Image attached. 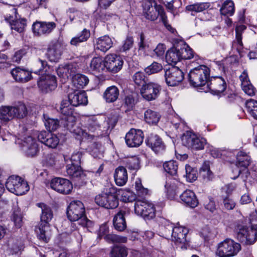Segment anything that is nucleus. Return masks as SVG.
Listing matches in <instances>:
<instances>
[{"instance_id":"nucleus-56","label":"nucleus","mask_w":257,"mask_h":257,"mask_svg":"<svg viewBox=\"0 0 257 257\" xmlns=\"http://www.w3.org/2000/svg\"><path fill=\"white\" fill-rule=\"evenodd\" d=\"M104 238L106 241L113 243H125L127 241L126 237L114 234H107L105 235Z\"/></svg>"},{"instance_id":"nucleus-5","label":"nucleus","mask_w":257,"mask_h":257,"mask_svg":"<svg viewBox=\"0 0 257 257\" xmlns=\"http://www.w3.org/2000/svg\"><path fill=\"white\" fill-rule=\"evenodd\" d=\"M7 189L11 192L17 195H22L29 189L28 182L18 176H11L6 182Z\"/></svg>"},{"instance_id":"nucleus-28","label":"nucleus","mask_w":257,"mask_h":257,"mask_svg":"<svg viewBox=\"0 0 257 257\" xmlns=\"http://www.w3.org/2000/svg\"><path fill=\"white\" fill-rule=\"evenodd\" d=\"M68 99L72 106H77L86 105L87 103V97L84 91H75L68 95Z\"/></svg>"},{"instance_id":"nucleus-24","label":"nucleus","mask_w":257,"mask_h":257,"mask_svg":"<svg viewBox=\"0 0 257 257\" xmlns=\"http://www.w3.org/2000/svg\"><path fill=\"white\" fill-rule=\"evenodd\" d=\"M56 27L54 22H36L32 26L34 33L37 35L47 34L51 33Z\"/></svg>"},{"instance_id":"nucleus-7","label":"nucleus","mask_w":257,"mask_h":257,"mask_svg":"<svg viewBox=\"0 0 257 257\" xmlns=\"http://www.w3.org/2000/svg\"><path fill=\"white\" fill-rule=\"evenodd\" d=\"M235 187L234 185L230 184L225 185L220 189L221 205L225 210H232L236 206V202L231 196Z\"/></svg>"},{"instance_id":"nucleus-20","label":"nucleus","mask_w":257,"mask_h":257,"mask_svg":"<svg viewBox=\"0 0 257 257\" xmlns=\"http://www.w3.org/2000/svg\"><path fill=\"white\" fill-rule=\"evenodd\" d=\"M169 232L172 231L171 237L173 241L177 243H185L186 236L188 232L187 228L183 226L174 227L173 224H168Z\"/></svg>"},{"instance_id":"nucleus-32","label":"nucleus","mask_w":257,"mask_h":257,"mask_svg":"<svg viewBox=\"0 0 257 257\" xmlns=\"http://www.w3.org/2000/svg\"><path fill=\"white\" fill-rule=\"evenodd\" d=\"M111 39L107 35L99 37L96 40L94 45L96 49L106 52L112 46Z\"/></svg>"},{"instance_id":"nucleus-51","label":"nucleus","mask_w":257,"mask_h":257,"mask_svg":"<svg viewBox=\"0 0 257 257\" xmlns=\"http://www.w3.org/2000/svg\"><path fill=\"white\" fill-rule=\"evenodd\" d=\"M246 108L248 114L257 120V101L252 99L247 101Z\"/></svg>"},{"instance_id":"nucleus-41","label":"nucleus","mask_w":257,"mask_h":257,"mask_svg":"<svg viewBox=\"0 0 257 257\" xmlns=\"http://www.w3.org/2000/svg\"><path fill=\"white\" fill-rule=\"evenodd\" d=\"M160 115L156 111L148 109L144 112L145 121L150 124H156L159 121Z\"/></svg>"},{"instance_id":"nucleus-47","label":"nucleus","mask_w":257,"mask_h":257,"mask_svg":"<svg viewBox=\"0 0 257 257\" xmlns=\"http://www.w3.org/2000/svg\"><path fill=\"white\" fill-rule=\"evenodd\" d=\"M220 11L222 15L229 16L233 15L234 12L233 2L231 0H226L222 4Z\"/></svg>"},{"instance_id":"nucleus-23","label":"nucleus","mask_w":257,"mask_h":257,"mask_svg":"<svg viewBox=\"0 0 257 257\" xmlns=\"http://www.w3.org/2000/svg\"><path fill=\"white\" fill-rule=\"evenodd\" d=\"M38 140L49 148H55L59 143L58 137L50 133L43 131L37 135Z\"/></svg>"},{"instance_id":"nucleus-12","label":"nucleus","mask_w":257,"mask_h":257,"mask_svg":"<svg viewBox=\"0 0 257 257\" xmlns=\"http://www.w3.org/2000/svg\"><path fill=\"white\" fill-rule=\"evenodd\" d=\"M183 145L189 149L199 150L204 148V141L199 139L197 136L191 132H187L182 137Z\"/></svg>"},{"instance_id":"nucleus-55","label":"nucleus","mask_w":257,"mask_h":257,"mask_svg":"<svg viewBox=\"0 0 257 257\" xmlns=\"http://www.w3.org/2000/svg\"><path fill=\"white\" fill-rule=\"evenodd\" d=\"M71 106L69 99L68 100H63L62 101L59 109L63 116L72 114L73 109Z\"/></svg>"},{"instance_id":"nucleus-60","label":"nucleus","mask_w":257,"mask_h":257,"mask_svg":"<svg viewBox=\"0 0 257 257\" xmlns=\"http://www.w3.org/2000/svg\"><path fill=\"white\" fill-rule=\"evenodd\" d=\"M44 123L46 128L50 132L56 130L59 126V121L57 119L48 118Z\"/></svg>"},{"instance_id":"nucleus-26","label":"nucleus","mask_w":257,"mask_h":257,"mask_svg":"<svg viewBox=\"0 0 257 257\" xmlns=\"http://www.w3.org/2000/svg\"><path fill=\"white\" fill-rule=\"evenodd\" d=\"M146 143L156 153H162L165 149V144L157 135L151 134L146 140Z\"/></svg>"},{"instance_id":"nucleus-1","label":"nucleus","mask_w":257,"mask_h":257,"mask_svg":"<svg viewBox=\"0 0 257 257\" xmlns=\"http://www.w3.org/2000/svg\"><path fill=\"white\" fill-rule=\"evenodd\" d=\"M85 212V208L82 202L80 201H74L69 204L67 210V215L70 221H77V224L89 229L93 226V223L87 218Z\"/></svg>"},{"instance_id":"nucleus-6","label":"nucleus","mask_w":257,"mask_h":257,"mask_svg":"<svg viewBox=\"0 0 257 257\" xmlns=\"http://www.w3.org/2000/svg\"><path fill=\"white\" fill-rule=\"evenodd\" d=\"M240 249L239 243L226 239L218 244L216 254L219 257H231L237 254Z\"/></svg>"},{"instance_id":"nucleus-49","label":"nucleus","mask_w":257,"mask_h":257,"mask_svg":"<svg viewBox=\"0 0 257 257\" xmlns=\"http://www.w3.org/2000/svg\"><path fill=\"white\" fill-rule=\"evenodd\" d=\"M183 45L179 47L180 60L182 59H190L194 56L192 50L186 44L182 42Z\"/></svg>"},{"instance_id":"nucleus-3","label":"nucleus","mask_w":257,"mask_h":257,"mask_svg":"<svg viewBox=\"0 0 257 257\" xmlns=\"http://www.w3.org/2000/svg\"><path fill=\"white\" fill-rule=\"evenodd\" d=\"M96 203L106 209H114L118 205L117 189L116 187L106 188L95 198Z\"/></svg>"},{"instance_id":"nucleus-37","label":"nucleus","mask_w":257,"mask_h":257,"mask_svg":"<svg viewBox=\"0 0 257 257\" xmlns=\"http://www.w3.org/2000/svg\"><path fill=\"white\" fill-rule=\"evenodd\" d=\"M179 55V46L173 47L168 50L166 54L167 62L170 64H176L180 61Z\"/></svg>"},{"instance_id":"nucleus-53","label":"nucleus","mask_w":257,"mask_h":257,"mask_svg":"<svg viewBox=\"0 0 257 257\" xmlns=\"http://www.w3.org/2000/svg\"><path fill=\"white\" fill-rule=\"evenodd\" d=\"M165 171L171 175L177 174L178 170V163L174 161H170L165 162L163 165Z\"/></svg>"},{"instance_id":"nucleus-27","label":"nucleus","mask_w":257,"mask_h":257,"mask_svg":"<svg viewBox=\"0 0 257 257\" xmlns=\"http://www.w3.org/2000/svg\"><path fill=\"white\" fill-rule=\"evenodd\" d=\"M184 185L175 178H169L166 181L165 187L168 198L172 199L174 198L178 190Z\"/></svg>"},{"instance_id":"nucleus-25","label":"nucleus","mask_w":257,"mask_h":257,"mask_svg":"<svg viewBox=\"0 0 257 257\" xmlns=\"http://www.w3.org/2000/svg\"><path fill=\"white\" fill-rule=\"evenodd\" d=\"M207 87L212 93L219 95L226 89V83L222 77H216L208 82Z\"/></svg>"},{"instance_id":"nucleus-46","label":"nucleus","mask_w":257,"mask_h":257,"mask_svg":"<svg viewBox=\"0 0 257 257\" xmlns=\"http://www.w3.org/2000/svg\"><path fill=\"white\" fill-rule=\"evenodd\" d=\"M72 82L77 88H82L88 84L89 79L84 75L77 74L73 77Z\"/></svg>"},{"instance_id":"nucleus-43","label":"nucleus","mask_w":257,"mask_h":257,"mask_svg":"<svg viewBox=\"0 0 257 257\" xmlns=\"http://www.w3.org/2000/svg\"><path fill=\"white\" fill-rule=\"evenodd\" d=\"M113 223L114 228L119 231H123L126 227L125 218L121 212H119L115 215Z\"/></svg>"},{"instance_id":"nucleus-9","label":"nucleus","mask_w":257,"mask_h":257,"mask_svg":"<svg viewBox=\"0 0 257 257\" xmlns=\"http://www.w3.org/2000/svg\"><path fill=\"white\" fill-rule=\"evenodd\" d=\"M61 123L68 130L77 137L86 138L87 133L76 124V118L72 114L63 116Z\"/></svg>"},{"instance_id":"nucleus-15","label":"nucleus","mask_w":257,"mask_h":257,"mask_svg":"<svg viewBox=\"0 0 257 257\" xmlns=\"http://www.w3.org/2000/svg\"><path fill=\"white\" fill-rule=\"evenodd\" d=\"M64 49L63 44L59 41L52 42L49 45L46 55L51 62H57L60 58Z\"/></svg>"},{"instance_id":"nucleus-50","label":"nucleus","mask_w":257,"mask_h":257,"mask_svg":"<svg viewBox=\"0 0 257 257\" xmlns=\"http://www.w3.org/2000/svg\"><path fill=\"white\" fill-rule=\"evenodd\" d=\"M127 249L124 246L115 245L110 251V257H126L127 255Z\"/></svg>"},{"instance_id":"nucleus-22","label":"nucleus","mask_w":257,"mask_h":257,"mask_svg":"<svg viewBox=\"0 0 257 257\" xmlns=\"http://www.w3.org/2000/svg\"><path fill=\"white\" fill-rule=\"evenodd\" d=\"M38 85L43 92L47 93L56 87V78L55 76L51 75L42 76L40 78Z\"/></svg>"},{"instance_id":"nucleus-62","label":"nucleus","mask_w":257,"mask_h":257,"mask_svg":"<svg viewBox=\"0 0 257 257\" xmlns=\"http://www.w3.org/2000/svg\"><path fill=\"white\" fill-rule=\"evenodd\" d=\"M163 69L162 65L156 62H154L150 66L145 68V70L146 73L149 75L156 73Z\"/></svg>"},{"instance_id":"nucleus-11","label":"nucleus","mask_w":257,"mask_h":257,"mask_svg":"<svg viewBox=\"0 0 257 257\" xmlns=\"http://www.w3.org/2000/svg\"><path fill=\"white\" fill-rule=\"evenodd\" d=\"M160 86L155 83L148 82L142 87L140 92L144 99L147 101L156 99L159 96L160 91Z\"/></svg>"},{"instance_id":"nucleus-33","label":"nucleus","mask_w":257,"mask_h":257,"mask_svg":"<svg viewBox=\"0 0 257 257\" xmlns=\"http://www.w3.org/2000/svg\"><path fill=\"white\" fill-rule=\"evenodd\" d=\"M66 172L72 178L84 180L85 175L82 171L80 166L74 164L68 165L66 167Z\"/></svg>"},{"instance_id":"nucleus-63","label":"nucleus","mask_w":257,"mask_h":257,"mask_svg":"<svg viewBox=\"0 0 257 257\" xmlns=\"http://www.w3.org/2000/svg\"><path fill=\"white\" fill-rule=\"evenodd\" d=\"M200 234L205 240H208L215 236V231L213 228L206 226L202 229Z\"/></svg>"},{"instance_id":"nucleus-42","label":"nucleus","mask_w":257,"mask_h":257,"mask_svg":"<svg viewBox=\"0 0 257 257\" xmlns=\"http://www.w3.org/2000/svg\"><path fill=\"white\" fill-rule=\"evenodd\" d=\"M237 168L240 167L247 168L251 163L250 157L242 151L239 152L236 156Z\"/></svg>"},{"instance_id":"nucleus-57","label":"nucleus","mask_w":257,"mask_h":257,"mask_svg":"<svg viewBox=\"0 0 257 257\" xmlns=\"http://www.w3.org/2000/svg\"><path fill=\"white\" fill-rule=\"evenodd\" d=\"M186 178L187 181L192 182L197 178V171L196 169L193 168L190 166L186 165L185 166Z\"/></svg>"},{"instance_id":"nucleus-38","label":"nucleus","mask_w":257,"mask_h":257,"mask_svg":"<svg viewBox=\"0 0 257 257\" xmlns=\"http://www.w3.org/2000/svg\"><path fill=\"white\" fill-rule=\"evenodd\" d=\"M12 106H2L0 107V119L4 122H8L15 118Z\"/></svg>"},{"instance_id":"nucleus-30","label":"nucleus","mask_w":257,"mask_h":257,"mask_svg":"<svg viewBox=\"0 0 257 257\" xmlns=\"http://www.w3.org/2000/svg\"><path fill=\"white\" fill-rule=\"evenodd\" d=\"M11 74L16 81L25 83L30 80L32 78L31 73L19 67L13 69L11 71Z\"/></svg>"},{"instance_id":"nucleus-17","label":"nucleus","mask_w":257,"mask_h":257,"mask_svg":"<svg viewBox=\"0 0 257 257\" xmlns=\"http://www.w3.org/2000/svg\"><path fill=\"white\" fill-rule=\"evenodd\" d=\"M50 186L53 190L63 194L70 193L73 188L70 181L61 178L53 179L51 181Z\"/></svg>"},{"instance_id":"nucleus-4","label":"nucleus","mask_w":257,"mask_h":257,"mask_svg":"<svg viewBox=\"0 0 257 257\" xmlns=\"http://www.w3.org/2000/svg\"><path fill=\"white\" fill-rule=\"evenodd\" d=\"M209 69L205 65H200L190 71L188 74L190 84L194 87L203 86L209 82Z\"/></svg>"},{"instance_id":"nucleus-18","label":"nucleus","mask_w":257,"mask_h":257,"mask_svg":"<svg viewBox=\"0 0 257 257\" xmlns=\"http://www.w3.org/2000/svg\"><path fill=\"white\" fill-rule=\"evenodd\" d=\"M144 134L140 130L131 129L125 135V143L129 147H139L143 142Z\"/></svg>"},{"instance_id":"nucleus-45","label":"nucleus","mask_w":257,"mask_h":257,"mask_svg":"<svg viewBox=\"0 0 257 257\" xmlns=\"http://www.w3.org/2000/svg\"><path fill=\"white\" fill-rule=\"evenodd\" d=\"M90 68L92 70L101 72L104 70L105 69V59L102 60L100 57L93 58L90 64Z\"/></svg>"},{"instance_id":"nucleus-61","label":"nucleus","mask_w":257,"mask_h":257,"mask_svg":"<svg viewBox=\"0 0 257 257\" xmlns=\"http://www.w3.org/2000/svg\"><path fill=\"white\" fill-rule=\"evenodd\" d=\"M246 28V27L244 25H240L236 27L235 29L236 40L238 45L237 49L238 50H240L242 48L243 44L242 42L241 33L242 31L245 30Z\"/></svg>"},{"instance_id":"nucleus-36","label":"nucleus","mask_w":257,"mask_h":257,"mask_svg":"<svg viewBox=\"0 0 257 257\" xmlns=\"http://www.w3.org/2000/svg\"><path fill=\"white\" fill-rule=\"evenodd\" d=\"M87 127L89 132L93 133L94 134L91 135L87 133L86 138L88 137V138H92L94 137H98L99 136L102 135L100 124L96 119H89L88 120Z\"/></svg>"},{"instance_id":"nucleus-39","label":"nucleus","mask_w":257,"mask_h":257,"mask_svg":"<svg viewBox=\"0 0 257 257\" xmlns=\"http://www.w3.org/2000/svg\"><path fill=\"white\" fill-rule=\"evenodd\" d=\"M119 94L118 89L115 86L108 87L103 93V97L107 102H113L117 100Z\"/></svg>"},{"instance_id":"nucleus-58","label":"nucleus","mask_w":257,"mask_h":257,"mask_svg":"<svg viewBox=\"0 0 257 257\" xmlns=\"http://www.w3.org/2000/svg\"><path fill=\"white\" fill-rule=\"evenodd\" d=\"M132 79L135 83L138 86H143L147 83L146 77L144 73L140 71L136 72L133 76Z\"/></svg>"},{"instance_id":"nucleus-59","label":"nucleus","mask_w":257,"mask_h":257,"mask_svg":"<svg viewBox=\"0 0 257 257\" xmlns=\"http://www.w3.org/2000/svg\"><path fill=\"white\" fill-rule=\"evenodd\" d=\"M35 67L37 70L36 71V73H39V75L44 74V72L46 70H44L47 66V62L41 58H38L35 62Z\"/></svg>"},{"instance_id":"nucleus-48","label":"nucleus","mask_w":257,"mask_h":257,"mask_svg":"<svg viewBox=\"0 0 257 257\" xmlns=\"http://www.w3.org/2000/svg\"><path fill=\"white\" fill-rule=\"evenodd\" d=\"M210 6L209 3H197L187 6L186 10L190 12L200 13L208 9Z\"/></svg>"},{"instance_id":"nucleus-29","label":"nucleus","mask_w":257,"mask_h":257,"mask_svg":"<svg viewBox=\"0 0 257 257\" xmlns=\"http://www.w3.org/2000/svg\"><path fill=\"white\" fill-rule=\"evenodd\" d=\"M180 198L183 203L191 208L196 207L198 204L195 194L191 190H185L180 195Z\"/></svg>"},{"instance_id":"nucleus-40","label":"nucleus","mask_w":257,"mask_h":257,"mask_svg":"<svg viewBox=\"0 0 257 257\" xmlns=\"http://www.w3.org/2000/svg\"><path fill=\"white\" fill-rule=\"evenodd\" d=\"M6 20L9 22L12 30H14L19 33L23 32L26 26L27 20L24 18L11 20V19L7 18Z\"/></svg>"},{"instance_id":"nucleus-54","label":"nucleus","mask_w":257,"mask_h":257,"mask_svg":"<svg viewBox=\"0 0 257 257\" xmlns=\"http://www.w3.org/2000/svg\"><path fill=\"white\" fill-rule=\"evenodd\" d=\"M200 174L206 181H210L212 179L213 174L210 170L208 163H205L203 165L200 171Z\"/></svg>"},{"instance_id":"nucleus-10","label":"nucleus","mask_w":257,"mask_h":257,"mask_svg":"<svg viewBox=\"0 0 257 257\" xmlns=\"http://www.w3.org/2000/svg\"><path fill=\"white\" fill-rule=\"evenodd\" d=\"M167 84L171 86L178 85L184 79V74L177 67L172 66L167 69L165 73Z\"/></svg>"},{"instance_id":"nucleus-35","label":"nucleus","mask_w":257,"mask_h":257,"mask_svg":"<svg viewBox=\"0 0 257 257\" xmlns=\"http://www.w3.org/2000/svg\"><path fill=\"white\" fill-rule=\"evenodd\" d=\"M23 215L18 202L13 204L11 219L14 222L15 226L20 228L23 224Z\"/></svg>"},{"instance_id":"nucleus-21","label":"nucleus","mask_w":257,"mask_h":257,"mask_svg":"<svg viewBox=\"0 0 257 257\" xmlns=\"http://www.w3.org/2000/svg\"><path fill=\"white\" fill-rule=\"evenodd\" d=\"M23 150L28 156L34 157L39 151L38 144L31 136L25 137L22 140Z\"/></svg>"},{"instance_id":"nucleus-13","label":"nucleus","mask_w":257,"mask_h":257,"mask_svg":"<svg viewBox=\"0 0 257 257\" xmlns=\"http://www.w3.org/2000/svg\"><path fill=\"white\" fill-rule=\"evenodd\" d=\"M237 238L246 244L253 243L257 239V232L251 227L240 226L237 232Z\"/></svg>"},{"instance_id":"nucleus-14","label":"nucleus","mask_w":257,"mask_h":257,"mask_svg":"<svg viewBox=\"0 0 257 257\" xmlns=\"http://www.w3.org/2000/svg\"><path fill=\"white\" fill-rule=\"evenodd\" d=\"M237 238L246 244L253 243L257 239V232L251 227L240 226L237 232Z\"/></svg>"},{"instance_id":"nucleus-31","label":"nucleus","mask_w":257,"mask_h":257,"mask_svg":"<svg viewBox=\"0 0 257 257\" xmlns=\"http://www.w3.org/2000/svg\"><path fill=\"white\" fill-rule=\"evenodd\" d=\"M114 178L115 184L117 186H124L128 179L127 172L125 168L119 166L116 168L114 174Z\"/></svg>"},{"instance_id":"nucleus-19","label":"nucleus","mask_w":257,"mask_h":257,"mask_svg":"<svg viewBox=\"0 0 257 257\" xmlns=\"http://www.w3.org/2000/svg\"><path fill=\"white\" fill-rule=\"evenodd\" d=\"M154 5L151 1L146 2L143 5V15L145 17L151 21H155L159 16V13L162 12V6L158 5L155 2Z\"/></svg>"},{"instance_id":"nucleus-64","label":"nucleus","mask_w":257,"mask_h":257,"mask_svg":"<svg viewBox=\"0 0 257 257\" xmlns=\"http://www.w3.org/2000/svg\"><path fill=\"white\" fill-rule=\"evenodd\" d=\"M90 154L94 158H100L103 156V150L101 146L98 144H93L91 147Z\"/></svg>"},{"instance_id":"nucleus-8","label":"nucleus","mask_w":257,"mask_h":257,"mask_svg":"<svg viewBox=\"0 0 257 257\" xmlns=\"http://www.w3.org/2000/svg\"><path fill=\"white\" fill-rule=\"evenodd\" d=\"M134 209L136 214L145 220H151L156 216L154 205L147 201L137 200L135 203Z\"/></svg>"},{"instance_id":"nucleus-44","label":"nucleus","mask_w":257,"mask_h":257,"mask_svg":"<svg viewBox=\"0 0 257 257\" xmlns=\"http://www.w3.org/2000/svg\"><path fill=\"white\" fill-rule=\"evenodd\" d=\"M90 36L89 31L84 29L80 34L71 39L70 44L71 45L77 46L80 43L86 41L90 37Z\"/></svg>"},{"instance_id":"nucleus-2","label":"nucleus","mask_w":257,"mask_h":257,"mask_svg":"<svg viewBox=\"0 0 257 257\" xmlns=\"http://www.w3.org/2000/svg\"><path fill=\"white\" fill-rule=\"evenodd\" d=\"M37 205L41 209L38 237L44 242H48L50 239L49 222L53 217V212L51 208L44 203H38Z\"/></svg>"},{"instance_id":"nucleus-52","label":"nucleus","mask_w":257,"mask_h":257,"mask_svg":"<svg viewBox=\"0 0 257 257\" xmlns=\"http://www.w3.org/2000/svg\"><path fill=\"white\" fill-rule=\"evenodd\" d=\"M13 109L14 110L15 117L17 118H23L27 114V109L26 105L21 102H19L18 104L13 106Z\"/></svg>"},{"instance_id":"nucleus-16","label":"nucleus","mask_w":257,"mask_h":257,"mask_svg":"<svg viewBox=\"0 0 257 257\" xmlns=\"http://www.w3.org/2000/svg\"><path fill=\"white\" fill-rule=\"evenodd\" d=\"M105 69L107 71L115 73L122 68L123 61L122 59L116 54H109L105 56Z\"/></svg>"},{"instance_id":"nucleus-34","label":"nucleus","mask_w":257,"mask_h":257,"mask_svg":"<svg viewBox=\"0 0 257 257\" xmlns=\"http://www.w3.org/2000/svg\"><path fill=\"white\" fill-rule=\"evenodd\" d=\"M76 68L71 64L61 66L57 69L58 75L64 80L72 76L75 73Z\"/></svg>"}]
</instances>
